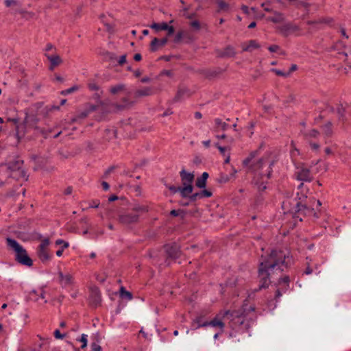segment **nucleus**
I'll return each mask as SVG.
<instances>
[{"mask_svg":"<svg viewBox=\"0 0 351 351\" xmlns=\"http://www.w3.org/2000/svg\"><path fill=\"white\" fill-rule=\"evenodd\" d=\"M295 176L297 180L304 182H311L313 179L309 168L303 164L296 167Z\"/></svg>","mask_w":351,"mask_h":351,"instance_id":"obj_9","label":"nucleus"},{"mask_svg":"<svg viewBox=\"0 0 351 351\" xmlns=\"http://www.w3.org/2000/svg\"><path fill=\"white\" fill-rule=\"evenodd\" d=\"M208 322H202V317H197L192 322V327L194 329L199 328L200 327L208 326Z\"/></svg>","mask_w":351,"mask_h":351,"instance_id":"obj_28","label":"nucleus"},{"mask_svg":"<svg viewBox=\"0 0 351 351\" xmlns=\"http://www.w3.org/2000/svg\"><path fill=\"white\" fill-rule=\"evenodd\" d=\"M280 47L276 45H271L268 47V49L271 52H276L279 50Z\"/></svg>","mask_w":351,"mask_h":351,"instance_id":"obj_50","label":"nucleus"},{"mask_svg":"<svg viewBox=\"0 0 351 351\" xmlns=\"http://www.w3.org/2000/svg\"><path fill=\"white\" fill-rule=\"evenodd\" d=\"M115 167L114 166L110 167L104 173V177L106 178L110 173H111L114 170Z\"/></svg>","mask_w":351,"mask_h":351,"instance_id":"obj_52","label":"nucleus"},{"mask_svg":"<svg viewBox=\"0 0 351 351\" xmlns=\"http://www.w3.org/2000/svg\"><path fill=\"white\" fill-rule=\"evenodd\" d=\"M126 62V55L124 54L123 56H121L120 58H119V60L118 61V64L119 65H123V64H125Z\"/></svg>","mask_w":351,"mask_h":351,"instance_id":"obj_51","label":"nucleus"},{"mask_svg":"<svg viewBox=\"0 0 351 351\" xmlns=\"http://www.w3.org/2000/svg\"><path fill=\"white\" fill-rule=\"evenodd\" d=\"M298 189L300 191L297 193L298 201L296 203L295 207V215H297L296 217L300 218V221L302 220L300 216L301 214L303 215H312L315 217H317V213L315 211L314 208H311V206H308L306 204L304 203L307 198L308 189L307 188H304L303 183L300 184Z\"/></svg>","mask_w":351,"mask_h":351,"instance_id":"obj_4","label":"nucleus"},{"mask_svg":"<svg viewBox=\"0 0 351 351\" xmlns=\"http://www.w3.org/2000/svg\"><path fill=\"white\" fill-rule=\"evenodd\" d=\"M236 52L232 46L228 45L222 50L217 51V56L220 58H232L235 56Z\"/></svg>","mask_w":351,"mask_h":351,"instance_id":"obj_17","label":"nucleus"},{"mask_svg":"<svg viewBox=\"0 0 351 351\" xmlns=\"http://www.w3.org/2000/svg\"><path fill=\"white\" fill-rule=\"evenodd\" d=\"M58 274L59 278V282L62 287H69L74 283L73 277L71 274H63L62 271H59Z\"/></svg>","mask_w":351,"mask_h":351,"instance_id":"obj_16","label":"nucleus"},{"mask_svg":"<svg viewBox=\"0 0 351 351\" xmlns=\"http://www.w3.org/2000/svg\"><path fill=\"white\" fill-rule=\"evenodd\" d=\"M46 56L51 63L50 68H49L50 70H53L55 66L60 65L62 62L61 58L58 55H47V54H46Z\"/></svg>","mask_w":351,"mask_h":351,"instance_id":"obj_22","label":"nucleus"},{"mask_svg":"<svg viewBox=\"0 0 351 351\" xmlns=\"http://www.w3.org/2000/svg\"><path fill=\"white\" fill-rule=\"evenodd\" d=\"M254 311V307L243 305L242 308L238 311H226L223 312L222 317L223 319L228 320L230 326L234 329L243 324L247 326L248 324H245L246 317L250 313Z\"/></svg>","mask_w":351,"mask_h":351,"instance_id":"obj_3","label":"nucleus"},{"mask_svg":"<svg viewBox=\"0 0 351 351\" xmlns=\"http://www.w3.org/2000/svg\"><path fill=\"white\" fill-rule=\"evenodd\" d=\"M120 296L122 298H126L128 300H131L132 299V295L130 292L125 290L123 287L120 288Z\"/></svg>","mask_w":351,"mask_h":351,"instance_id":"obj_31","label":"nucleus"},{"mask_svg":"<svg viewBox=\"0 0 351 351\" xmlns=\"http://www.w3.org/2000/svg\"><path fill=\"white\" fill-rule=\"evenodd\" d=\"M154 93V89L152 87H144L136 90L134 92V97L139 98L141 97H147L152 95Z\"/></svg>","mask_w":351,"mask_h":351,"instance_id":"obj_20","label":"nucleus"},{"mask_svg":"<svg viewBox=\"0 0 351 351\" xmlns=\"http://www.w3.org/2000/svg\"><path fill=\"white\" fill-rule=\"evenodd\" d=\"M189 25L192 28H193L196 31L199 30L202 27L200 23L196 20L191 21Z\"/></svg>","mask_w":351,"mask_h":351,"instance_id":"obj_35","label":"nucleus"},{"mask_svg":"<svg viewBox=\"0 0 351 351\" xmlns=\"http://www.w3.org/2000/svg\"><path fill=\"white\" fill-rule=\"evenodd\" d=\"M99 202L93 201L90 206L92 207V208H97L99 206Z\"/></svg>","mask_w":351,"mask_h":351,"instance_id":"obj_63","label":"nucleus"},{"mask_svg":"<svg viewBox=\"0 0 351 351\" xmlns=\"http://www.w3.org/2000/svg\"><path fill=\"white\" fill-rule=\"evenodd\" d=\"M277 31L284 37H287L290 34L300 31V27L293 23H286L276 27Z\"/></svg>","mask_w":351,"mask_h":351,"instance_id":"obj_11","label":"nucleus"},{"mask_svg":"<svg viewBox=\"0 0 351 351\" xmlns=\"http://www.w3.org/2000/svg\"><path fill=\"white\" fill-rule=\"evenodd\" d=\"M241 10H243V12L245 14H248L249 13V8L246 5H242L241 7Z\"/></svg>","mask_w":351,"mask_h":351,"instance_id":"obj_62","label":"nucleus"},{"mask_svg":"<svg viewBox=\"0 0 351 351\" xmlns=\"http://www.w3.org/2000/svg\"><path fill=\"white\" fill-rule=\"evenodd\" d=\"M167 38H164L160 40L154 38L150 44V50L152 51H157L159 47L165 46L167 44Z\"/></svg>","mask_w":351,"mask_h":351,"instance_id":"obj_19","label":"nucleus"},{"mask_svg":"<svg viewBox=\"0 0 351 351\" xmlns=\"http://www.w3.org/2000/svg\"><path fill=\"white\" fill-rule=\"evenodd\" d=\"M166 186L169 189V191L173 194L179 192L182 197L186 198V197H189V195H185V194L183 195L182 191V186L176 187L174 186H168V185H166Z\"/></svg>","mask_w":351,"mask_h":351,"instance_id":"obj_30","label":"nucleus"},{"mask_svg":"<svg viewBox=\"0 0 351 351\" xmlns=\"http://www.w3.org/2000/svg\"><path fill=\"white\" fill-rule=\"evenodd\" d=\"M88 86L91 90H97L99 88L98 86L95 82H89Z\"/></svg>","mask_w":351,"mask_h":351,"instance_id":"obj_47","label":"nucleus"},{"mask_svg":"<svg viewBox=\"0 0 351 351\" xmlns=\"http://www.w3.org/2000/svg\"><path fill=\"white\" fill-rule=\"evenodd\" d=\"M222 316L223 313L218 315L213 320H211L210 322H208V326H211L213 327H218L221 329V331H223L224 328V323L221 319V318H223Z\"/></svg>","mask_w":351,"mask_h":351,"instance_id":"obj_23","label":"nucleus"},{"mask_svg":"<svg viewBox=\"0 0 351 351\" xmlns=\"http://www.w3.org/2000/svg\"><path fill=\"white\" fill-rule=\"evenodd\" d=\"M289 276H285L284 278H280L279 280V284L280 285H282V283H284V287L283 289H287V287H289Z\"/></svg>","mask_w":351,"mask_h":351,"instance_id":"obj_38","label":"nucleus"},{"mask_svg":"<svg viewBox=\"0 0 351 351\" xmlns=\"http://www.w3.org/2000/svg\"><path fill=\"white\" fill-rule=\"evenodd\" d=\"M332 19H319L317 20H309L306 21V24L311 25L309 32L316 31L321 28L322 25L329 23L332 21Z\"/></svg>","mask_w":351,"mask_h":351,"instance_id":"obj_15","label":"nucleus"},{"mask_svg":"<svg viewBox=\"0 0 351 351\" xmlns=\"http://www.w3.org/2000/svg\"><path fill=\"white\" fill-rule=\"evenodd\" d=\"M186 93H187V90L186 89L180 88L178 90L176 96L173 98V101L177 102V101H180V99H182V96L184 95Z\"/></svg>","mask_w":351,"mask_h":351,"instance_id":"obj_32","label":"nucleus"},{"mask_svg":"<svg viewBox=\"0 0 351 351\" xmlns=\"http://www.w3.org/2000/svg\"><path fill=\"white\" fill-rule=\"evenodd\" d=\"M337 112L338 114L341 116V117H343V113H344V108L342 106H338L337 108Z\"/></svg>","mask_w":351,"mask_h":351,"instance_id":"obj_55","label":"nucleus"},{"mask_svg":"<svg viewBox=\"0 0 351 351\" xmlns=\"http://www.w3.org/2000/svg\"><path fill=\"white\" fill-rule=\"evenodd\" d=\"M50 243L49 239H43L39 246L38 247L37 250V254L39 258V259L45 263L50 260L51 256L49 255L48 252V246Z\"/></svg>","mask_w":351,"mask_h":351,"instance_id":"obj_10","label":"nucleus"},{"mask_svg":"<svg viewBox=\"0 0 351 351\" xmlns=\"http://www.w3.org/2000/svg\"><path fill=\"white\" fill-rule=\"evenodd\" d=\"M132 213H126L119 216V221L124 225L136 223L141 214L147 213L149 207L145 204H135L132 208Z\"/></svg>","mask_w":351,"mask_h":351,"instance_id":"obj_5","label":"nucleus"},{"mask_svg":"<svg viewBox=\"0 0 351 351\" xmlns=\"http://www.w3.org/2000/svg\"><path fill=\"white\" fill-rule=\"evenodd\" d=\"M202 117V114L201 112H196L195 113V118L197 119H199Z\"/></svg>","mask_w":351,"mask_h":351,"instance_id":"obj_64","label":"nucleus"},{"mask_svg":"<svg viewBox=\"0 0 351 351\" xmlns=\"http://www.w3.org/2000/svg\"><path fill=\"white\" fill-rule=\"evenodd\" d=\"M87 337H88L87 335H85V334L82 335L81 338L80 339V341L82 343V345L81 346L82 348H84L86 347L87 341H88Z\"/></svg>","mask_w":351,"mask_h":351,"instance_id":"obj_41","label":"nucleus"},{"mask_svg":"<svg viewBox=\"0 0 351 351\" xmlns=\"http://www.w3.org/2000/svg\"><path fill=\"white\" fill-rule=\"evenodd\" d=\"M215 146L218 148L221 154L225 155V152L227 149V147H221L218 143L215 144Z\"/></svg>","mask_w":351,"mask_h":351,"instance_id":"obj_53","label":"nucleus"},{"mask_svg":"<svg viewBox=\"0 0 351 351\" xmlns=\"http://www.w3.org/2000/svg\"><path fill=\"white\" fill-rule=\"evenodd\" d=\"M53 335L56 339H62L64 337H66L65 334H61L59 330H56L53 332Z\"/></svg>","mask_w":351,"mask_h":351,"instance_id":"obj_43","label":"nucleus"},{"mask_svg":"<svg viewBox=\"0 0 351 351\" xmlns=\"http://www.w3.org/2000/svg\"><path fill=\"white\" fill-rule=\"evenodd\" d=\"M312 272H313V269L310 267L309 262H307L306 263V269L304 271V274H306V275H309V274H311Z\"/></svg>","mask_w":351,"mask_h":351,"instance_id":"obj_49","label":"nucleus"},{"mask_svg":"<svg viewBox=\"0 0 351 351\" xmlns=\"http://www.w3.org/2000/svg\"><path fill=\"white\" fill-rule=\"evenodd\" d=\"M90 302L91 305H93L95 307L99 305L101 302V295L97 288H94L92 289L91 294L90 296Z\"/></svg>","mask_w":351,"mask_h":351,"instance_id":"obj_18","label":"nucleus"},{"mask_svg":"<svg viewBox=\"0 0 351 351\" xmlns=\"http://www.w3.org/2000/svg\"><path fill=\"white\" fill-rule=\"evenodd\" d=\"M185 36H186V33L183 31H180L178 32L177 34L176 35L174 40L176 43H178Z\"/></svg>","mask_w":351,"mask_h":351,"instance_id":"obj_37","label":"nucleus"},{"mask_svg":"<svg viewBox=\"0 0 351 351\" xmlns=\"http://www.w3.org/2000/svg\"><path fill=\"white\" fill-rule=\"evenodd\" d=\"M165 30L168 31V36H171L174 33V27L173 26H169L167 25V28Z\"/></svg>","mask_w":351,"mask_h":351,"instance_id":"obj_54","label":"nucleus"},{"mask_svg":"<svg viewBox=\"0 0 351 351\" xmlns=\"http://www.w3.org/2000/svg\"><path fill=\"white\" fill-rule=\"evenodd\" d=\"M305 139L308 142L312 150L318 152L321 147L319 143L314 142L313 140L318 138L320 132L316 129H310L304 132Z\"/></svg>","mask_w":351,"mask_h":351,"instance_id":"obj_8","label":"nucleus"},{"mask_svg":"<svg viewBox=\"0 0 351 351\" xmlns=\"http://www.w3.org/2000/svg\"><path fill=\"white\" fill-rule=\"evenodd\" d=\"M10 176L12 177L13 178H15V179H24V180H27V176L25 177H22V176H20V171H17V172L16 173H12L10 174Z\"/></svg>","mask_w":351,"mask_h":351,"instance_id":"obj_45","label":"nucleus"},{"mask_svg":"<svg viewBox=\"0 0 351 351\" xmlns=\"http://www.w3.org/2000/svg\"><path fill=\"white\" fill-rule=\"evenodd\" d=\"M322 130L326 137H330L332 135V124L330 121H328L322 126Z\"/></svg>","mask_w":351,"mask_h":351,"instance_id":"obj_26","label":"nucleus"},{"mask_svg":"<svg viewBox=\"0 0 351 351\" xmlns=\"http://www.w3.org/2000/svg\"><path fill=\"white\" fill-rule=\"evenodd\" d=\"M165 249L169 258L176 259L180 256V247L175 243L166 245Z\"/></svg>","mask_w":351,"mask_h":351,"instance_id":"obj_14","label":"nucleus"},{"mask_svg":"<svg viewBox=\"0 0 351 351\" xmlns=\"http://www.w3.org/2000/svg\"><path fill=\"white\" fill-rule=\"evenodd\" d=\"M6 242L8 245L14 251L17 262L28 267L32 265V260L29 257L27 251L16 240L8 238Z\"/></svg>","mask_w":351,"mask_h":351,"instance_id":"obj_6","label":"nucleus"},{"mask_svg":"<svg viewBox=\"0 0 351 351\" xmlns=\"http://www.w3.org/2000/svg\"><path fill=\"white\" fill-rule=\"evenodd\" d=\"M243 51H252L255 49H258L260 45L255 40H250L247 43H244L241 45Z\"/></svg>","mask_w":351,"mask_h":351,"instance_id":"obj_21","label":"nucleus"},{"mask_svg":"<svg viewBox=\"0 0 351 351\" xmlns=\"http://www.w3.org/2000/svg\"><path fill=\"white\" fill-rule=\"evenodd\" d=\"M292 263V258L283 251L272 250L270 254L262 255L259 261V289L267 288L271 283L270 278L278 275Z\"/></svg>","mask_w":351,"mask_h":351,"instance_id":"obj_1","label":"nucleus"},{"mask_svg":"<svg viewBox=\"0 0 351 351\" xmlns=\"http://www.w3.org/2000/svg\"><path fill=\"white\" fill-rule=\"evenodd\" d=\"M258 155V151H254L250 154L243 161V167H246L248 171H257L261 170L265 167H267L265 173H261L254 178V184L257 186V189L260 191H264L267 187L265 178L269 179L272 172V166L275 163L274 158L271 157V153L265 154L261 158L256 162L254 158Z\"/></svg>","mask_w":351,"mask_h":351,"instance_id":"obj_2","label":"nucleus"},{"mask_svg":"<svg viewBox=\"0 0 351 351\" xmlns=\"http://www.w3.org/2000/svg\"><path fill=\"white\" fill-rule=\"evenodd\" d=\"M217 3L220 10L227 11L229 9V4L223 0H217Z\"/></svg>","mask_w":351,"mask_h":351,"instance_id":"obj_34","label":"nucleus"},{"mask_svg":"<svg viewBox=\"0 0 351 351\" xmlns=\"http://www.w3.org/2000/svg\"><path fill=\"white\" fill-rule=\"evenodd\" d=\"M134 59L136 60V61H140L142 59V56L140 53H136L134 56Z\"/></svg>","mask_w":351,"mask_h":351,"instance_id":"obj_61","label":"nucleus"},{"mask_svg":"<svg viewBox=\"0 0 351 351\" xmlns=\"http://www.w3.org/2000/svg\"><path fill=\"white\" fill-rule=\"evenodd\" d=\"M182 210H172L170 213L171 215L176 217L178 216L180 213H181Z\"/></svg>","mask_w":351,"mask_h":351,"instance_id":"obj_57","label":"nucleus"},{"mask_svg":"<svg viewBox=\"0 0 351 351\" xmlns=\"http://www.w3.org/2000/svg\"><path fill=\"white\" fill-rule=\"evenodd\" d=\"M38 121V120L36 116L33 114H26L24 120V125L27 129L32 128L38 132H42V130L36 125Z\"/></svg>","mask_w":351,"mask_h":351,"instance_id":"obj_13","label":"nucleus"},{"mask_svg":"<svg viewBox=\"0 0 351 351\" xmlns=\"http://www.w3.org/2000/svg\"><path fill=\"white\" fill-rule=\"evenodd\" d=\"M274 73H275L277 75H279V76H282V77H288L290 75V72H283L280 70H278V69H273L271 70Z\"/></svg>","mask_w":351,"mask_h":351,"instance_id":"obj_39","label":"nucleus"},{"mask_svg":"<svg viewBox=\"0 0 351 351\" xmlns=\"http://www.w3.org/2000/svg\"><path fill=\"white\" fill-rule=\"evenodd\" d=\"M230 176L223 173H221L218 179V181L221 183H226L228 182L230 180Z\"/></svg>","mask_w":351,"mask_h":351,"instance_id":"obj_36","label":"nucleus"},{"mask_svg":"<svg viewBox=\"0 0 351 351\" xmlns=\"http://www.w3.org/2000/svg\"><path fill=\"white\" fill-rule=\"evenodd\" d=\"M101 185H102L103 189H104L105 191L108 190V189H109V188H110V186H109V184H108V182H105V181L102 182Z\"/></svg>","mask_w":351,"mask_h":351,"instance_id":"obj_58","label":"nucleus"},{"mask_svg":"<svg viewBox=\"0 0 351 351\" xmlns=\"http://www.w3.org/2000/svg\"><path fill=\"white\" fill-rule=\"evenodd\" d=\"M228 124L222 121L221 119L217 118L215 119V130L219 132L220 130L225 131L228 129Z\"/></svg>","mask_w":351,"mask_h":351,"instance_id":"obj_25","label":"nucleus"},{"mask_svg":"<svg viewBox=\"0 0 351 351\" xmlns=\"http://www.w3.org/2000/svg\"><path fill=\"white\" fill-rule=\"evenodd\" d=\"M297 69H298L297 65L296 64H292L291 66L290 67L289 71L288 72H290V74H291L292 72L296 71Z\"/></svg>","mask_w":351,"mask_h":351,"instance_id":"obj_60","label":"nucleus"},{"mask_svg":"<svg viewBox=\"0 0 351 351\" xmlns=\"http://www.w3.org/2000/svg\"><path fill=\"white\" fill-rule=\"evenodd\" d=\"M208 178V173L204 172L200 178H198L196 180V186L200 189L204 188L206 184V180Z\"/></svg>","mask_w":351,"mask_h":351,"instance_id":"obj_27","label":"nucleus"},{"mask_svg":"<svg viewBox=\"0 0 351 351\" xmlns=\"http://www.w3.org/2000/svg\"><path fill=\"white\" fill-rule=\"evenodd\" d=\"M180 176L182 184V193L183 195L185 194V195H189L193 191L192 183L194 180L195 176L193 173H189L184 169H182L180 172Z\"/></svg>","mask_w":351,"mask_h":351,"instance_id":"obj_7","label":"nucleus"},{"mask_svg":"<svg viewBox=\"0 0 351 351\" xmlns=\"http://www.w3.org/2000/svg\"><path fill=\"white\" fill-rule=\"evenodd\" d=\"M188 197H189L191 201H195L197 199H201L202 198L200 192L199 193H193V194L191 193L189 195Z\"/></svg>","mask_w":351,"mask_h":351,"instance_id":"obj_42","label":"nucleus"},{"mask_svg":"<svg viewBox=\"0 0 351 351\" xmlns=\"http://www.w3.org/2000/svg\"><path fill=\"white\" fill-rule=\"evenodd\" d=\"M77 90H78V86H72L66 90H62L61 92V94L62 95H67V94L72 93Z\"/></svg>","mask_w":351,"mask_h":351,"instance_id":"obj_40","label":"nucleus"},{"mask_svg":"<svg viewBox=\"0 0 351 351\" xmlns=\"http://www.w3.org/2000/svg\"><path fill=\"white\" fill-rule=\"evenodd\" d=\"M150 27L154 29L157 31L158 30H165L167 28V24L166 23H153L150 25Z\"/></svg>","mask_w":351,"mask_h":351,"instance_id":"obj_33","label":"nucleus"},{"mask_svg":"<svg viewBox=\"0 0 351 351\" xmlns=\"http://www.w3.org/2000/svg\"><path fill=\"white\" fill-rule=\"evenodd\" d=\"M23 161L20 159H17L11 161L8 165V169L10 171V174L16 173L17 171H20V176L25 177L26 172L23 168Z\"/></svg>","mask_w":351,"mask_h":351,"instance_id":"obj_12","label":"nucleus"},{"mask_svg":"<svg viewBox=\"0 0 351 351\" xmlns=\"http://www.w3.org/2000/svg\"><path fill=\"white\" fill-rule=\"evenodd\" d=\"M5 4L7 7H10L12 5H16L18 2L16 0H5Z\"/></svg>","mask_w":351,"mask_h":351,"instance_id":"obj_46","label":"nucleus"},{"mask_svg":"<svg viewBox=\"0 0 351 351\" xmlns=\"http://www.w3.org/2000/svg\"><path fill=\"white\" fill-rule=\"evenodd\" d=\"M274 16L267 18V21H271L274 23H280L285 21V18L282 13L274 11Z\"/></svg>","mask_w":351,"mask_h":351,"instance_id":"obj_24","label":"nucleus"},{"mask_svg":"<svg viewBox=\"0 0 351 351\" xmlns=\"http://www.w3.org/2000/svg\"><path fill=\"white\" fill-rule=\"evenodd\" d=\"M91 349L92 351H101V347L95 343H92Z\"/></svg>","mask_w":351,"mask_h":351,"instance_id":"obj_48","label":"nucleus"},{"mask_svg":"<svg viewBox=\"0 0 351 351\" xmlns=\"http://www.w3.org/2000/svg\"><path fill=\"white\" fill-rule=\"evenodd\" d=\"M324 152L326 155H332L333 154V152L331 149V148L330 147H326L325 149H324Z\"/></svg>","mask_w":351,"mask_h":351,"instance_id":"obj_56","label":"nucleus"},{"mask_svg":"<svg viewBox=\"0 0 351 351\" xmlns=\"http://www.w3.org/2000/svg\"><path fill=\"white\" fill-rule=\"evenodd\" d=\"M202 198L210 197L212 196V193L208 190H203L200 192Z\"/></svg>","mask_w":351,"mask_h":351,"instance_id":"obj_44","label":"nucleus"},{"mask_svg":"<svg viewBox=\"0 0 351 351\" xmlns=\"http://www.w3.org/2000/svg\"><path fill=\"white\" fill-rule=\"evenodd\" d=\"M261 6L264 8L265 11L267 12H273L274 11L270 9L269 7L267 6H265V3H263L261 4Z\"/></svg>","mask_w":351,"mask_h":351,"instance_id":"obj_59","label":"nucleus"},{"mask_svg":"<svg viewBox=\"0 0 351 351\" xmlns=\"http://www.w3.org/2000/svg\"><path fill=\"white\" fill-rule=\"evenodd\" d=\"M125 86L123 84H119L115 86H111L110 88V92L113 94L116 95L121 91L125 89Z\"/></svg>","mask_w":351,"mask_h":351,"instance_id":"obj_29","label":"nucleus"}]
</instances>
